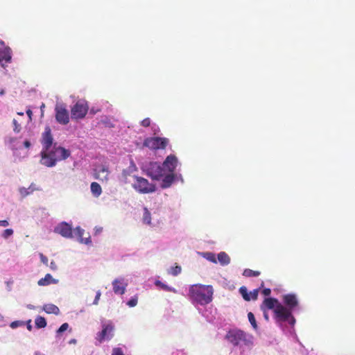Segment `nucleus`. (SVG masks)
Segmentation results:
<instances>
[{
	"mask_svg": "<svg viewBox=\"0 0 355 355\" xmlns=\"http://www.w3.org/2000/svg\"><path fill=\"white\" fill-rule=\"evenodd\" d=\"M265 309H273L275 317L277 321L286 322L293 326L295 323V319L293 316L292 313L290 310L283 306L278 300L272 297L266 298L262 304L261 305V309L264 311Z\"/></svg>",
	"mask_w": 355,
	"mask_h": 355,
	"instance_id": "obj_1",
	"label": "nucleus"
},
{
	"mask_svg": "<svg viewBox=\"0 0 355 355\" xmlns=\"http://www.w3.org/2000/svg\"><path fill=\"white\" fill-rule=\"evenodd\" d=\"M213 294L212 286L196 284L189 287L188 296L193 303L204 306L212 301Z\"/></svg>",
	"mask_w": 355,
	"mask_h": 355,
	"instance_id": "obj_2",
	"label": "nucleus"
},
{
	"mask_svg": "<svg viewBox=\"0 0 355 355\" xmlns=\"http://www.w3.org/2000/svg\"><path fill=\"white\" fill-rule=\"evenodd\" d=\"M70 155V151L54 145L51 150H42L41 152V163L47 166L52 167L60 160L66 159Z\"/></svg>",
	"mask_w": 355,
	"mask_h": 355,
	"instance_id": "obj_3",
	"label": "nucleus"
},
{
	"mask_svg": "<svg viewBox=\"0 0 355 355\" xmlns=\"http://www.w3.org/2000/svg\"><path fill=\"white\" fill-rule=\"evenodd\" d=\"M135 182L132 187L140 193H150L155 191L156 187L151 184L147 179L137 175L134 176Z\"/></svg>",
	"mask_w": 355,
	"mask_h": 355,
	"instance_id": "obj_4",
	"label": "nucleus"
},
{
	"mask_svg": "<svg viewBox=\"0 0 355 355\" xmlns=\"http://www.w3.org/2000/svg\"><path fill=\"white\" fill-rule=\"evenodd\" d=\"M168 142L167 138L153 137L146 138L144 141V146L152 150L165 149Z\"/></svg>",
	"mask_w": 355,
	"mask_h": 355,
	"instance_id": "obj_5",
	"label": "nucleus"
},
{
	"mask_svg": "<svg viewBox=\"0 0 355 355\" xmlns=\"http://www.w3.org/2000/svg\"><path fill=\"white\" fill-rule=\"evenodd\" d=\"M89 110V106L85 101H78L71 109L72 119H83Z\"/></svg>",
	"mask_w": 355,
	"mask_h": 355,
	"instance_id": "obj_6",
	"label": "nucleus"
},
{
	"mask_svg": "<svg viewBox=\"0 0 355 355\" xmlns=\"http://www.w3.org/2000/svg\"><path fill=\"white\" fill-rule=\"evenodd\" d=\"M101 331L96 335V339L100 343L109 340L114 336V326L112 322L103 324Z\"/></svg>",
	"mask_w": 355,
	"mask_h": 355,
	"instance_id": "obj_7",
	"label": "nucleus"
},
{
	"mask_svg": "<svg viewBox=\"0 0 355 355\" xmlns=\"http://www.w3.org/2000/svg\"><path fill=\"white\" fill-rule=\"evenodd\" d=\"M166 172L162 165L157 162L150 163L148 168V175L156 180H160L165 175Z\"/></svg>",
	"mask_w": 355,
	"mask_h": 355,
	"instance_id": "obj_8",
	"label": "nucleus"
},
{
	"mask_svg": "<svg viewBox=\"0 0 355 355\" xmlns=\"http://www.w3.org/2000/svg\"><path fill=\"white\" fill-rule=\"evenodd\" d=\"M226 338L232 344L236 346L239 345L241 342L245 340V334L241 330L229 331L226 335Z\"/></svg>",
	"mask_w": 355,
	"mask_h": 355,
	"instance_id": "obj_9",
	"label": "nucleus"
},
{
	"mask_svg": "<svg viewBox=\"0 0 355 355\" xmlns=\"http://www.w3.org/2000/svg\"><path fill=\"white\" fill-rule=\"evenodd\" d=\"M55 119L60 124L66 125L69 122V112L65 107L62 105L55 107Z\"/></svg>",
	"mask_w": 355,
	"mask_h": 355,
	"instance_id": "obj_10",
	"label": "nucleus"
},
{
	"mask_svg": "<svg viewBox=\"0 0 355 355\" xmlns=\"http://www.w3.org/2000/svg\"><path fill=\"white\" fill-rule=\"evenodd\" d=\"M53 136L51 135V128L49 126L45 128L44 132L42 135V144L43 146L42 150H49L50 148L53 144Z\"/></svg>",
	"mask_w": 355,
	"mask_h": 355,
	"instance_id": "obj_11",
	"label": "nucleus"
},
{
	"mask_svg": "<svg viewBox=\"0 0 355 355\" xmlns=\"http://www.w3.org/2000/svg\"><path fill=\"white\" fill-rule=\"evenodd\" d=\"M54 232L65 238L72 237L71 226L66 222H62L54 230Z\"/></svg>",
	"mask_w": 355,
	"mask_h": 355,
	"instance_id": "obj_12",
	"label": "nucleus"
},
{
	"mask_svg": "<svg viewBox=\"0 0 355 355\" xmlns=\"http://www.w3.org/2000/svg\"><path fill=\"white\" fill-rule=\"evenodd\" d=\"M178 164V159L173 155L167 156L166 159L162 164V166L165 168L167 173H173L176 168Z\"/></svg>",
	"mask_w": 355,
	"mask_h": 355,
	"instance_id": "obj_13",
	"label": "nucleus"
},
{
	"mask_svg": "<svg viewBox=\"0 0 355 355\" xmlns=\"http://www.w3.org/2000/svg\"><path fill=\"white\" fill-rule=\"evenodd\" d=\"M110 171L107 166H101L96 168L94 171V177L95 179L98 180L101 182H107L108 181V175Z\"/></svg>",
	"mask_w": 355,
	"mask_h": 355,
	"instance_id": "obj_14",
	"label": "nucleus"
},
{
	"mask_svg": "<svg viewBox=\"0 0 355 355\" xmlns=\"http://www.w3.org/2000/svg\"><path fill=\"white\" fill-rule=\"evenodd\" d=\"M282 299L283 302L287 306V309L290 310L291 312L298 306V300L295 294L289 293L284 295Z\"/></svg>",
	"mask_w": 355,
	"mask_h": 355,
	"instance_id": "obj_15",
	"label": "nucleus"
},
{
	"mask_svg": "<svg viewBox=\"0 0 355 355\" xmlns=\"http://www.w3.org/2000/svg\"><path fill=\"white\" fill-rule=\"evenodd\" d=\"M11 49L9 47L0 48V63L3 67L11 61Z\"/></svg>",
	"mask_w": 355,
	"mask_h": 355,
	"instance_id": "obj_16",
	"label": "nucleus"
},
{
	"mask_svg": "<svg viewBox=\"0 0 355 355\" xmlns=\"http://www.w3.org/2000/svg\"><path fill=\"white\" fill-rule=\"evenodd\" d=\"M162 181L161 183V187L162 189H166L171 186L175 180V175L173 173H165V175L162 178Z\"/></svg>",
	"mask_w": 355,
	"mask_h": 355,
	"instance_id": "obj_17",
	"label": "nucleus"
},
{
	"mask_svg": "<svg viewBox=\"0 0 355 355\" xmlns=\"http://www.w3.org/2000/svg\"><path fill=\"white\" fill-rule=\"evenodd\" d=\"M113 291L116 294L123 295L125 291L126 284L122 282V280L116 279L112 282Z\"/></svg>",
	"mask_w": 355,
	"mask_h": 355,
	"instance_id": "obj_18",
	"label": "nucleus"
},
{
	"mask_svg": "<svg viewBox=\"0 0 355 355\" xmlns=\"http://www.w3.org/2000/svg\"><path fill=\"white\" fill-rule=\"evenodd\" d=\"M42 309L48 314L58 315L60 313L59 308L53 304H44Z\"/></svg>",
	"mask_w": 355,
	"mask_h": 355,
	"instance_id": "obj_19",
	"label": "nucleus"
},
{
	"mask_svg": "<svg viewBox=\"0 0 355 355\" xmlns=\"http://www.w3.org/2000/svg\"><path fill=\"white\" fill-rule=\"evenodd\" d=\"M75 234L78 237L79 241L82 243L88 244L91 243L90 237L84 239L83 237V235L85 232L84 230L81 229L80 227H78L75 229Z\"/></svg>",
	"mask_w": 355,
	"mask_h": 355,
	"instance_id": "obj_20",
	"label": "nucleus"
},
{
	"mask_svg": "<svg viewBox=\"0 0 355 355\" xmlns=\"http://www.w3.org/2000/svg\"><path fill=\"white\" fill-rule=\"evenodd\" d=\"M52 283H56V280L50 274H46L44 278L40 279L37 282L39 286H47Z\"/></svg>",
	"mask_w": 355,
	"mask_h": 355,
	"instance_id": "obj_21",
	"label": "nucleus"
},
{
	"mask_svg": "<svg viewBox=\"0 0 355 355\" xmlns=\"http://www.w3.org/2000/svg\"><path fill=\"white\" fill-rule=\"evenodd\" d=\"M218 260L221 265L225 266L230 263V258L227 253L225 252H220L218 254Z\"/></svg>",
	"mask_w": 355,
	"mask_h": 355,
	"instance_id": "obj_22",
	"label": "nucleus"
},
{
	"mask_svg": "<svg viewBox=\"0 0 355 355\" xmlns=\"http://www.w3.org/2000/svg\"><path fill=\"white\" fill-rule=\"evenodd\" d=\"M91 191L94 194V196L98 197L102 193V189L100 184L97 182H92L91 184Z\"/></svg>",
	"mask_w": 355,
	"mask_h": 355,
	"instance_id": "obj_23",
	"label": "nucleus"
},
{
	"mask_svg": "<svg viewBox=\"0 0 355 355\" xmlns=\"http://www.w3.org/2000/svg\"><path fill=\"white\" fill-rule=\"evenodd\" d=\"M155 284L157 286L159 287L161 289H162L164 291L172 292L174 293H177V291L175 288L170 287L168 285L162 283V282H160L159 280H157Z\"/></svg>",
	"mask_w": 355,
	"mask_h": 355,
	"instance_id": "obj_24",
	"label": "nucleus"
},
{
	"mask_svg": "<svg viewBox=\"0 0 355 355\" xmlns=\"http://www.w3.org/2000/svg\"><path fill=\"white\" fill-rule=\"evenodd\" d=\"M35 326L37 328H44L47 323L46 319L42 316H37L35 320Z\"/></svg>",
	"mask_w": 355,
	"mask_h": 355,
	"instance_id": "obj_25",
	"label": "nucleus"
},
{
	"mask_svg": "<svg viewBox=\"0 0 355 355\" xmlns=\"http://www.w3.org/2000/svg\"><path fill=\"white\" fill-rule=\"evenodd\" d=\"M260 275V272L258 270H252L251 269H245L243 272V275L247 277H258Z\"/></svg>",
	"mask_w": 355,
	"mask_h": 355,
	"instance_id": "obj_26",
	"label": "nucleus"
},
{
	"mask_svg": "<svg viewBox=\"0 0 355 355\" xmlns=\"http://www.w3.org/2000/svg\"><path fill=\"white\" fill-rule=\"evenodd\" d=\"M143 221L148 225H150L151 222V215L147 208H144V210Z\"/></svg>",
	"mask_w": 355,
	"mask_h": 355,
	"instance_id": "obj_27",
	"label": "nucleus"
},
{
	"mask_svg": "<svg viewBox=\"0 0 355 355\" xmlns=\"http://www.w3.org/2000/svg\"><path fill=\"white\" fill-rule=\"evenodd\" d=\"M239 293H241V295H242L243 298L245 301H250L251 300V297H250L249 293H248V289H247V288L245 286H241L239 288Z\"/></svg>",
	"mask_w": 355,
	"mask_h": 355,
	"instance_id": "obj_28",
	"label": "nucleus"
},
{
	"mask_svg": "<svg viewBox=\"0 0 355 355\" xmlns=\"http://www.w3.org/2000/svg\"><path fill=\"white\" fill-rule=\"evenodd\" d=\"M203 257L207 259L208 261L216 263L217 261L216 259L215 254L213 252H204L202 253Z\"/></svg>",
	"mask_w": 355,
	"mask_h": 355,
	"instance_id": "obj_29",
	"label": "nucleus"
},
{
	"mask_svg": "<svg viewBox=\"0 0 355 355\" xmlns=\"http://www.w3.org/2000/svg\"><path fill=\"white\" fill-rule=\"evenodd\" d=\"M248 318L249 322L252 324V327L254 329H257V322H256L255 317H254V314L252 312H249L248 313Z\"/></svg>",
	"mask_w": 355,
	"mask_h": 355,
	"instance_id": "obj_30",
	"label": "nucleus"
},
{
	"mask_svg": "<svg viewBox=\"0 0 355 355\" xmlns=\"http://www.w3.org/2000/svg\"><path fill=\"white\" fill-rule=\"evenodd\" d=\"M182 271V268L180 266H175V267H172L170 270V274L173 276H177Z\"/></svg>",
	"mask_w": 355,
	"mask_h": 355,
	"instance_id": "obj_31",
	"label": "nucleus"
},
{
	"mask_svg": "<svg viewBox=\"0 0 355 355\" xmlns=\"http://www.w3.org/2000/svg\"><path fill=\"white\" fill-rule=\"evenodd\" d=\"M13 234V230L12 229H6L2 233V237L4 239H8L10 236Z\"/></svg>",
	"mask_w": 355,
	"mask_h": 355,
	"instance_id": "obj_32",
	"label": "nucleus"
},
{
	"mask_svg": "<svg viewBox=\"0 0 355 355\" xmlns=\"http://www.w3.org/2000/svg\"><path fill=\"white\" fill-rule=\"evenodd\" d=\"M24 324V322H22V321H19V320H16V321H13L10 323V327L12 328V329H15L19 326H22Z\"/></svg>",
	"mask_w": 355,
	"mask_h": 355,
	"instance_id": "obj_33",
	"label": "nucleus"
},
{
	"mask_svg": "<svg viewBox=\"0 0 355 355\" xmlns=\"http://www.w3.org/2000/svg\"><path fill=\"white\" fill-rule=\"evenodd\" d=\"M137 301H138V299H137V297H132L128 302H127V304L130 306V307H134L137 305Z\"/></svg>",
	"mask_w": 355,
	"mask_h": 355,
	"instance_id": "obj_34",
	"label": "nucleus"
},
{
	"mask_svg": "<svg viewBox=\"0 0 355 355\" xmlns=\"http://www.w3.org/2000/svg\"><path fill=\"white\" fill-rule=\"evenodd\" d=\"M12 123H13V125H14V128H13V130L15 132H19L20 130H21V125L20 124L18 123L16 119H13L12 121Z\"/></svg>",
	"mask_w": 355,
	"mask_h": 355,
	"instance_id": "obj_35",
	"label": "nucleus"
},
{
	"mask_svg": "<svg viewBox=\"0 0 355 355\" xmlns=\"http://www.w3.org/2000/svg\"><path fill=\"white\" fill-rule=\"evenodd\" d=\"M69 328V324L65 322L63 323L60 328L57 330V334H61L66 331Z\"/></svg>",
	"mask_w": 355,
	"mask_h": 355,
	"instance_id": "obj_36",
	"label": "nucleus"
},
{
	"mask_svg": "<svg viewBox=\"0 0 355 355\" xmlns=\"http://www.w3.org/2000/svg\"><path fill=\"white\" fill-rule=\"evenodd\" d=\"M150 123L151 121L150 118H146L141 121V125L145 128L149 127L150 125Z\"/></svg>",
	"mask_w": 355,
	"mask_h": 355,
	"instance_id": "obj_37",
	"label": "nucleus"
},
{
	"mask_svg": "<svg viewBox=\"0 0 355 355\" xmlns=\"http://www.w3.org/2000/svg\"><path fill=\"white\" fill-rule=\"evenodd\" d=\"M258 293H259V289H254L253 290L252 292H250V293L249 294L250 297H251V300H257V297H258Z\"/></svg>",
	"mask_w": 355,
	"mask_h": 355,
	"instance_id": "obj_38",
	"label": "nucleus"
},
{
	"mask_svg": "<svg viewBox=\"0 0 355 355\" xmlns=\"http://www.w3.org/2000/svg\"><path fill=\"white\" fill-rule=\"evenodd\" d=\"M112 355H124L122 349L119 347H116L113 349Z\"/></svg>",
	"mask_w": 355,
	"mask_h": 355,
	"instance_id": "obj_39",
	"label": "nucleus"
},
{
	"mask_svg": "<svg viewBox=\"0 0 355 355\" xmlns=\"http://www.w3.org/2000/svg\"><path fill=\"white\" fill-rule=\"evenodd\" d=\"M40 260L41 261L45 264L46 266L48 265V262H49V260H48V258L44 256L43 254H40Z\"/></svg>",
	"mask_w": 355,
	"mask_h": 355,
	"instance_id": "obj_40",
	"label": "nucleus"
},
{
	"mask_svg": "<svg viewBox=\"0 0 355 355\" xmlns=\"http://www.w3.org/2000/svg\"><path fill=\"white\" fill-rule=\"evenodd\" d=\"M101 295V291H97L96 294V296H95V299H94V302H93L94 304L96 305V304H98V301L100 300Z\"/></svg>",
	"mask_w": 355,
	"mask_h": 355,
	"instance_id": "obj_41",
	"label": "nucleus"
},
{
	"mask_svg": "<svg viewBox=\"0 0 355 355\" xmlns=\"http://www.w3.org/2000/svg\"><path fill=\"white\" fill-rule=\"evenodd\" d=\"M262 293L266 296L270 295L271 293V290L270 288H264L262 291Z\"/></svg>",
	"mask_w": 355,
	"mask_h": 355,
	"instance_id": "obj_42",
	"label": "nucleus"
},
{
	"mask_svg": "<svg viewBox=\"0 0 355 355\" xmlns=\"http://www.w3.org/2000/svg\"><path fill=\"white\" fill-rule=\"evenodd\" d=\"M9 225V223L7 220H0V226H2V227H7Z\"/></svg>",
	"mask_w": 355,
	"mask_h": 355,
	"instance_id": "obj_43",
	"label": "nucleus"
},
{
	"mask_svg": "<svg viewBox=\"0 0 355 355\" xmlns=\"http://www.w3.org/2000/svg\"><path fill=\"white\" fill-rule=\"evenodd\" d=\"M50 268L53 270H57V265L54 261H52L50 263Z\"/></svg>",
	"mask_w": 355,
	"mask_h": 355,
	"instance_id": "obj_44",
	"label": "nucleus"
},
{
	"mask_svg": "<svg viewBox=\"0 0 355 355\" xmlns=\"http://www.w3.org/2000/svg\"><path fill=\"white\" fill-rule=\"evenodd\" d=\"M26 114L28 116L29 120L32 121V115H33L32 111L30 109H28L26 110Z\"/></svg>",
	"mask_w": 355,
	"mask_h": 355,
	"instance_id": "obj_45",
	"label": "nucleus"
},
{
	"mask_svg": "<svg viewBox=\"0 0 355 355\" xmlns=\"http://www.w3.org/2000/svg\"><path fill=\"white\" fill-rule=\"evenodd\" d=\"M24 146L25 148H28L31 146V142L29 141H28V140H26L24 142Z\"/></svg>",
	"mask_w": 355,
	"mask_h": 355,
	"instance_id": "obj_46",
	"label": "nucleus"
},
{
	"mask_svg": "<svg viewBox=\"0 0 355 355\" xmlns=\"http://www.w3.org/2000/svg\"><path fill=\"white\" fill-rule=\"evenodd\" d=\"M263 311V317L268 321L269 320L268 313L266 312L265 309H264V311Z\"/></svg>",
	"mask_w": 355,
	"mask_h": 355,
	"instance_id": "obj_47",
	"label": "nucleus"
},
{
	"mask_svg": "<svg viewBox=\"0 0 355 355\" xmlns=\"http://www.w3.org/2000/svg\"><path fill=\"white\" fill-rule=\"evenodd\" d=\"M31 320H29L27 322V329L29 330V331H31L32 330V325L31 324Z\"/></svg>",
	"mask_w": 355,
	"mask_h": 355,
	"instance_id": "obj_48",
	"label": "nucleus"
},
{
	"mask_svg": "<svg viewBox=\"0 0 355 355\" xmlns=\"http://www.w3.org/2000/svg\"><path fill=\"white\" fill-rule=\"evenodd\" d=\"M15 140V138H10V142H13Z\"/></svg>",
	"mask_w": 355,
	"mask_h": 355,
	"instance_id": "obj_49",
	"label": "nucleus"
},
{
	"mask_svg": "<svg viewBox=\"0 0 355 355\" xmlns=\"http://www.w3.org/2000/svg\"><path fill=\"white\" fill-rule=\"evenodd\" d=\"M91 112H92V113H93V114H95L96 112V111H94V110L92 109V110H91Z\"/></svg>",
	"mask_w": 355,
	"mask_h": 355,
	"instance_id": "obj_50",
	"label": "nucleus"
},
{
	"mask_svg": "<svg viewBox=\"0 0 355 355\" xmlns=\"http://www.w3.org/2000/svg\"><path fill=\"white\" fill-rule=\"evenodd\" d=\"M17 114L21 115V116H23V115H24V113H23V112H17Z\"/></svg>",
	"mask_w": 355,
	"mask_h": 355,
	"instance_id": "obj_51",
	"label": "nucleus"
},
{
	"mask_svg": "<svg viewBox=\"0 0 355 355\" xmlns=\"http://www.w3.org/2000/svg\"><path fill=\"white\" fill-rule=\"evenodd\" d=\"M0 44H1V45H4V42H3V41H0Z\"/></svg>",
	"mask_w": 355,
	"mask_h": 355,
	"instance_id": "obj_52",
	"label": "nucleus"
},
{
	"mask_svg": "<svg viewBox=\"0 0 355 355\" xmlns=\"http://www.w3.org/2000/svg\"><path fill=\"white\" fill-rule=\"evenodd\" d=\"M44 106H45V105H44V103H42V105H41V108H44Z\"/></svg>",
	"mask_w": 355,
	"mask_h": 355,
	"instance_id": "obj_53",
	"label": "nucleus"
},
{
	"mask_svg": "<svg viewBox=\"0 0 355 355\" xmlns=\"http://www.w3.org/2000/svg\"><path fill=\"white\" fill-rule=\"evenodd\" d=\"M1 94H3V91L0 92Z\"/></svg>",
	"mask_w": 355,
	"mask_h": 355,
	"instance_id": "obj_54",
	"label": "nucleus"
},
{
	"mask_svg": "<svg viewBox=\"0 0 355 355\" xmlns=\"http://www.w3.org/2000/svg\"><path fill=\"white\" fill-rule=\"evenodd\" d=\"M35 355H37V354H35Z\"/></svg>",
	"mask_w": 355,
	"mask_h": 355,
	"instance_id": "obj_55",
	"label": "nucleus"
}]
</instances>
